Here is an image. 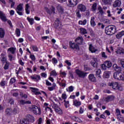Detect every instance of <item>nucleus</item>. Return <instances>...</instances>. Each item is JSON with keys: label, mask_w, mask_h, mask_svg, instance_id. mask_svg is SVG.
I'll return each instance as SVG.
<instances>
[{"label": "nucleus", "mask_w": 124, "mask_h": 124, "mask_svg": "<svg viewBox=\"0 0 124 124\" xmlns=\"http://www.w3.org/2000/svg\"><path fill=\"white\" fill-rule=\"evenodd\" d=\"M105 32L107 35H113L117 32V27L114 25H109L105 28Z\"/></svg>", "instance_id": "obj_1"}, {"label": "nucleus", "mask_w": 124, "mask_h": 124, "mask_svg": "<svg viewBox=\"0 0 124 124\" xmlns=\"http://www.w3.org/2000/svg\"><path fill=\"white\" fill-rule=\"evenodd\" d=\"M77 7V10H76V15L78 18H80L82 17L81 14H80V12H85L86 10H87V7H86V5L80 3L78 4Z\"/></svg>", "instance_id": "obj_2"}, {"label": "nucleus", "mask_w": 124, "mask_h": 124, "mask_svg": "<svg viewBox=\"0 0 124 124\" xmlns=\"http://www.w3.org/2000/svg\"><path fill=\"white\" fill-rule=\"evenodd\" d=\"M30 111H31L34 115L36 116H40L41 115V108L35 105H33L29 108Z\"/></svg>", "instance_id": "obj_3"}, {"label": "nucleus", "mask_w": 124, "mask_h": 124, "mask_svg": "<svg viewBox=\"0 0 124 124\" xmlns=\"http://www.w3.org/2000/svg\"><path fill=\"white\" fill-rule=\"evenodd\" d=\"M24 4L20 3L18 5L16 9V12L19 16H24Z\"/></svg>", "instance_id": "obj_4"}, {"label": "nucleus", "mask_w": 124, "mask_h": 124, "mask_svg": "<svg viewBox=\"0 0 124 124\" xmlns=\"http://www.w3.org/2000/svg\"><path fill=\"white\" fill-rule=\"evenodd\" d=\"M113 78L117 80L124 81V75L121 71L116 72L113 74Z\"/></svg>", "instance_id": "obj_5"}, {"label": "nucleus", "mask_w": 124, "mask_h": 124, "mask_svg": "<svg viewBox=\"0 0 124 124\" xmlns=\"http://www.w3.org/2000/svg\"><path fill=\"white\" fill-rule=\"evenodd\" d=\"M75 72L76 74L78 75V77H80V78H85L87 74H88V73H85L80 70L79 69H76Z\"/></svg>", "instance_id": "obj_6"}, {"label": "nucleus", "mask_w": 124, "mask_h": 124, "mask_svg": "<svg viewBox=\"0 0 124 124\" xmlns=\"http://www.w3.org/2000/svg\"><path fill=\"white\" fill-rule=\"evenodd\" d=\"M78 4V0H68V6L69 7H74Z\"/></svg>", "instance_id": "obj_7"}, {"label": "nucleus", "mask_w": 124, "mask_h": 124, "mask_svg": "<svg viewBox=\"0 0 124 124\" xmlns=\"http://www.w3.org/2000/svg\"><path fill=\"white\" fill-rule=\"evenodd\" d=\"M115 97L113 95H108L107 97H103L102 99V101H105V102H109V101H113Z\"/></svg>", "instance_id": "obj_8"}, {"label": "nucleus", "mask_w": 124, "mask_h": 124, "mask_svg": "<svg viewBox=\"0 0 124 124\" xmlns=\"http://www.w3.org/2000/svg\"><path fill=\"white\" fill-rule=\"evenodd\" d=\"M93 61H92L91 62V64L93 67L94 68H97V66L98 65V60H97V58H93Z\"/></svg>", "instance_id": "obj_9"}, {"label": "nucleus", "mask_w": 124, "mask_h": 124, "mask_svg": "<svg viewBox=\"0 0 124 124\" xmlns=\"http://www.w3.org/2000/svg\"><path fill=\"white\" fill-rule=\"evenodd\" d=\"M30 78L31 79V80H33V81H36V82H38V81L41 80V78L40 77V76L37 74H34L31 76Z\"/></svg>", "instance_id": "obj_10"}, {"label": "nucleus", "mask_w": 124, "mask_h": 124, "mask_svg": "<svg viewBox=\"0 0 124 124\" xmlns=\"http://www.w3.org/2000/svg\"><path fill=\"white\" fill-rule=\"evenodd\" d=\"M54 108L56 113L58 114V115H62V113H63L62 109V108H60V107H59L58 105H55L54 106Z\"/></svg>", "instance_id": "obj_11"}, {"label": "nucleus", "mask_w": 124, "mask_h": 124, "mask_svg": "<svg viewBox=\"0 0 124 124\" xmlns=\"http://www.w3.org/2000/svg\"><path fill=\"white\" fill-rule=\"evenodd\" d=\"M26 118H27L29 123H33L34 122H35V117L32 115L27 114L26 115Z\"/></svg>", "instance_id": "obj_12"}, {"label": "nucleus", "mask_w": 124, "mask_h": 124, "mask_svg": "<svg viewBox=\"0 0 124 124\" xmlns=\"http://www.w3.org/2000/svg\"><path fill=\"white\" fill-rule=\"evenodd\" d=\"M30 89L31 90V92H32V93H34L35 95L41 94V93L38 91H39V89H38V88L35 87H31Z\"/></svg>", "instance_id": "obj_13"}, {"label": "nucleus", "mask_w": 124, "mask_h": 124, "mask_svg": "<svg viewBox=\"0 0 124 124\" xmlns=\"http://www.w3.org/2000/svg\"><path fill=\"white\" fill-rule=\"evenodd\" d=\"M0 19L3 22H6L7 21L6 16L3 13V12L1 11H0Z\"/></svg>", "instance_id": "obj_14"}, {"label": "nucleus", "mask_w": 124, "mask_h": 124, "mask_svg": "<svg viewBox=\"0 0 124 124\" xmlns=\"http://www.w3.org/2000/svg\"><path fill=\"white\" fill-rule=\"evenodd\" d=\"M83 37L78 36L75 39V41L78 45H82V44H83Z\"/></svg>", "instance_id": "obj_15"}, {"label": "nucleus", "mask_w": 124, "mask_h": 124, "mask_svg": "<svg viewBox=\"0 0 124 124\" xmlns=\"http://www.w3.org/2000/svg\"><path fill=\"white\" fill-rule=\"evenodd\" d=\"M70 47L71 49H75L76 50H78L79 49V46L77 44H75V43H72L70 42Z\"/></svg>", "instance_id": "obj_16"}, {"label": "nucleus", "mask_w": 124, "mask_h": 124, "mask_svg": "<svg viewBox=\"0 0 124 124\" xmlns=\"http://www.w3.org/2000/svg\"><path fill=\"white\" fill-rule=\"evenodd\" d=\"M89 81L91 82H96V78L94 77V75L93 74H90L88 76Z\"/></svg>", "instance_id": "obj_17"}, {"label": "nucleus", "mask_w": 124, "mask_h": 124, "mask_svg": "<svg viewBox=\"0 0 124 124\" xmlns=\"http://www.w3.org/2000/svg\"><path fill=\"white\" fill-rule=\"evenodd\" d=\"M1 62H3V63L8 62L7 61V57H6V56H5V54L2 53L1 54Z\"/></svg>", "instance_id": "obj_18"}, {"label": "nucleus", "mask_w": 124, "mask_h": 124, "mask_svg": "<svg viewBox=\"0 0 124 124\" xmlns=\"http://www.w3.org/2000/svg\"><path fill=\"white\" fill-rule=\"evenodd\" d=\"M73 105L74 106H76V107H79V106H81V105L82 104V103H81V101H78L77 100H74L73 101Z\"/></svg>", "instance_id": "obj_19"}, {"label": "nucleus", "mask_w": 124, "mask_h": 124, "mask_svg": "<svg viewBox=\"0 0 124 124\" xmlns=\"http://www.w3.org/2000/svg\"><path fill=\"white\" fill-rule=\"evenodd\" d=\"M89 51L91 52V53H95L96 51H97V49H95L94 47H93V44H90L89 45Z\"/></svg>", "instance_id": "obj_20"}, {"label": "nucleus", "mask_w": 124, "mask_h": 124, "mask_svg": "<svg viewBox=\"0 0 124 124\" xmlns=\"http://www.w3.org/2000/svg\"><path fill=\"white\" fill-rule=\"evenodd\" d=\"M94 20H95L94 17L93 16L91 18L90 25L91 27H93V28L96 26V23H95V21H94Z\"/></svg>", "instance_id": "obj_21"}, {"label": "nucleus", "mask_w": 124, "mask_h": 124, "mask_svg": "<svg viewBox=\"0 0 124 124\" xmlns=\"http://www.w3.org/2000/svg\"><path fill=\"white\" fill-rule=\"evenodd\" d=\"M5 35V31L2 28H0V38H3Z\"/></svg>", "instance_id": "obj_22"}, {"label": "nucleus", "mask_w": 124, "mask_h": 124, "mask_svg": "<svg viewBox=\"0 0 124 124\" xmlns=\"http://www.w3.org/2000/svg\"><path fill=\"white\" fill-rule=\"evenodd\" d=\"M112 67L116 72L122 71V68H121V67H119L117 64H114Z\"/></svg>", "instance_id": "obj_23"}, {"label": "nucleus", "mask_w": 124, "mask_h": 124, "mask_svg": "<svg viewBox=\"0 0 124 124\" xmlns=\"http://www.w3.org/2000/svg\"><path fill=\"white\" fill-rule=\"evenodd\" d=\"M121 4H122V2L120 0H116L113 4V6L114 7H119L121 6Z\"/></svg>", "instance_id": "obj_24"}, {"label": "nucleus", "mask_w": 124, "mask_h": 124, "mask_svg": "<svg viewBox=\"0 0 124 124\" xmlns=\"http://www.w3.org/2000/svg\"><path fill=\"white\" fill-rule=\"evenodd\" d=\"M56 87H57V85L56 83H53L52 84V86L51 87H47V89L49 92H52L55 90H56Z\"/></svg>", "instance_id": "obj_25"}, {"label": "nucleus", "mask_w": 124, "mask_h": 124, "mask_svg": "<svg viewBox=\"0 0 124 124\" xmlns=\"http://www.w3.org/2000/svg\"><path fill=\"white\" fill-rule=\"evenodd\" d=\"M104 63L106 64V66L108 68H110V67H111L112 65H113L112 62L109 61H107L105 62Z\"/></svg>", "instance_id": "obj_26"}, {"label": "nucleus", "mask_w": 124, "mask_h": 124, "mask_svg": "<svg viewBox=\"0 0 124 124\" xmlns=\"http://www.w3.org/2000/svg\"><path fill=\"white\" fill-rule=\"evenodd\" d=\"M5 113L8 116H11L12 114V108H7L5 110Z\"/></svg>", "instance_id": "obj_27"}, {"label": "nucleus", "mask_w": 124, "mask_h": 124, "mask_svg": "<svg viewBox=\"0 0 124 124\" xmlns=\"http://www.w3.org/2000/svg\"><path fill=\"white\" fill-rule=\"evenodd\" d=\"M61 21L59 18H57L54 22V28L55 29H58L59 28V25H60Z\"/></svg>", "instance_id": "obj_28"}, {"label": "nucleus", "mask_w": 124, "mask_h": 124, "mask_svg": "<svg viewBox=\"0 0 124 124\" xmlns=\"http://www.w3.org/2000/svg\"><path fill=\"white\" fill-rule=\"evenodd\" d=\"M124 31H122L117 34V35H116V38H117L118 39H120V38H121L122 36H124Z\"/></svg>", "instance_id": "obj_29"}, {"label": "nucleus", "mask_w": 124, "mask_h": 124, "mask_svg": "<svg viewBox=\"0 0 124 124\" xmlns=\"http://www.w3.org/2000/svg\"><path fill=\"white\" fill-rule=\"evenodd\" d=\"M15 33L16 37H20V36H21V30H20V29L16 28Z\"/></svg>", "instance_id": "obj_30"}, {"label": "nucleus", "mask_w": 124, "mask_h": 124, "mask_svg": "<svg viewBox=\"0 0 124 124\" xmlns=\"http://www.w3.org/2000/svg\"><path fill=\"white\" fill-rule=\"evenodd\" d=\"M27 20L30 23L31 26H32L34 24V19L33 18H30L27 17Z\"/></svg>", "instance_id": "obj_31"}, {"label": "nucleus", "mask_w": 124, "mask_h": 124, "mask_svg": "<svg viewBox=\"0 0 124 124\" xmlns=\"http://www.w3.org/2000/svg\"><path fill=\"white\" fill-rule=\"evenodd\" d=\"M16 51V47H12L8 49V51L11 52V53H12L13 55H14V54H15Z\"/></svg>", "instance_id": "obj_32"}, {"label": "nucleus", "mask_w": 124, "mask_h": 124, "mask_svg": "<svg viewBox=\"0 0 124 124\" xmlns=\"http://www.w3.org/2000/svg\"><path fill=\"white\" fill-rule=\"evenodd\" d=\"M80 33L81 34H87L88 33V31H87V30L85 28H81L80 29Z\"/></svg>", "instance_id": "obj_33"}, {"label": "nucleus", "mask_w": 124, "mask_h": 124, "mask_svg": "<svg viewBox=\"0 0 124 124\" xmlns=\"http://www.w3.org/2000/svg\"><path fill=\"white\" fill-rule=\"evenodd\" d=\"M29 8H30V5H29V4H27L25 7V12L28 15H29L31 12V11L29 10Z\"/></svg>", "instance_id": "obj_34"}, {"label": "nucleus", "mask_w": 124, "mask_h": 124, "mask_svg": "<svg viewBox=\"0 0 124 124\" xmlns=\"http://www.w3.org/2000/svg\"><path fill=\"white\" fill-rule=\"evenodd\" d=\"M64 102V106H65V108H67L69 107V101H66V100H63Z\"/></svg>", "instance_id": "obj_35"}, {"label": "nucleus", "mask_w": 124, "mask_h": 124, "mask_svg": "<svg viewBox=\"0 0 124 124\" xmlns=\"http://www.w3.org/2000/svg\"><path fill=\"white\" fill-rule=\"evenodd\" d=\"M112 89H113V90H118V89H119V83H118V82L113 83V86H112Z\"/></svg>", "instance_id": "obj_36"}, {"label": "nucleus", "mask_w": 124, "mask_h": 124, "mask_svg": "<svg viewBox=\"0 0 124 124\" xmlns=\"http://www.w3.org/2000/svg\"><path fill=\"white\" fill-rule=\"evenodd\" d=\"M87 24V19H84L83 21L79 20L78 21V25H81V26H85Z\"/></svg>", "instance_id": "obj_37"}, {"label": "nucleus", "mask_w": 124, "mask_h": 124, "mask_svg": "<svg viewBox=\"0 0 124 124\" xmlns=\"http://www.w3.org/2000/svg\"><path fill=\"white\" fill-rule=\"evenodd\" d=\"M32 49L34 52H38V47L36 46L32 45L31 47H30V49Z\"/></svg>", "instance_id": "obj_38"}, {"label": "nucleus", "mask_w": 124, "mask_h": 124, "mask_svg": "<svg viewBox=\"0 0 124 124\" xmlns=\"http://www.w3.org/2000/svg\"><path fill=\"white\" fill-rule=\"evenodd\" d=\"M118 121H119L121 123H124V117H123L122 115L117 116Z\"/></svg>", "instance_id": "obj_39"}, {"label": "nucleus", "mask_w": 124, "mask_h": 124, "mask_svg": "<svg viewBox=\"0 0 124 124\" xmlns=\"http://www.w3.org/2000/svg\"><path fill=\"white\" fill-rule=\"evenodd\" d=\"M66 91L69 93H72L74 91V87L70 86L68 87V89H66Z\"/></svg>", "instance_id": "obj_40"}, {"label": "nucleus", "mask_w": 124, "mask_h": 124, "mask_svg": "<svg viewBox=\"0 0 124 124\" xmlns=\"http://www.w3.org/2000/svg\"><path fill=\"white\" fill-rule=\"evenodd\" d=\"M5 64L3 67V68L4 69V70H7V69H8V68H9V62H5Z\"/></svg>", "instance_id": "obj_41"}, {"label": "nucleus", "mask_w": 124, "mask_h": 124, "mask_svg": "<svg viewBox=\"0 0 124 124\" xmlns=\"http://www.w3.org/2000/svg\"><path fill=\"white\" fill-rule=\"evenodd\" d=\"M21 124H30V122L28 121L27 118H24L22 120Z\"/></svg>", "instance_id": "obj_42"}, {"label": "nucleus", "mask_w": 124, "mask_h": 124, "mask_svg": "<svg viewBox=\"0 0 124 124\" xmlns=\"http://www.w3.org/2000/svg\"><path fill=\"white\" fill-rule=\"evenodd\" d=\"M30 58L32 61V62H35L36 60V58H35V56L34 54H30Z\"/></svg>", "instance_id": "obj_43"}, {"label": "nucleus", "mask_w": 124, "mask_h": 124, "mask_svg": "<svg viewBox=\"0 0 124 124\" xmlns=\"http://www.w3.org/2000/svg\"><path fill=\"white\" fill-rule=\"evenodd\" d=\"M8 103H9L10 105H14V99L12 98L9 99Z\"/></svg>", "instance_id": "obj_44"}, {"label": "nucleus", "mask_w": 124, "mask_h": 124, "mask_svg": "<svg viewBox=\"0 0 124 124\" xmlns=\"http://www.w3.org/2000/svg\"><path fill=\"white\" fill-rule=\"evenodd\" d=\"M117 53L119 54L120 55H121V54H124V49L123 48H121L120 49H118L117 51Z\"/></svg>", "instance_id": "obj_45"}, {"label": "nucleus", "mask_w": 124, "mask_h": 124, "mask_svg": "<svg viewBox=\"0 0 124 124\" xmlns=\"http://www.w3.org/2000/svg\"><path fill=\"white\" fill-rule=\"evenodd\" d=\"M16 79H15V78H12L10 79L9 83L10 85H12L13 84H14V83H16Z\"/></svg>", "instance_id": "obj_46"}, {"label": "nucleus", "mask_w": 124, "mask_h": 124, "mask_svg": "<svg viewBox=\"0 0 124 124\" xmlns=\"http://www.w3.org/2000/svg\"><path fill=\"white\" fill-rule=\"evenodd\" d=\"M58 75V74H57V72L55 70H52L50 73V76H54L56 77Z\"/></svg>", "instance_id": "obj_47"}, {"label": "nucleus", "mask_w": 124, "mask_h": 124, "mask_svg": "<svg viewBox=\"0 0 124 124\" xmlns=\"http://www.w3.org/2000/svg\"><path fill=\"white\" fill-rule=\"evenodd\" d=\"M97 6V4L96 3H94L92 6V10L93 11H95L96 10V7Z\"/></svg>", "instance_id": "obj_48"}, {"label": "nucleus", "mask_w": 124, "mask_h": 124, "mask_svg": "<svg viewBox=\"0 0 124 124\" xmlns=\"http://www.w3.org/2000/svg\"><path fill=\"white\" fill-rule=\"evenodd\" d=\"M116 115L117 117H119V116H120L121 114V110H120V109L117 108L116 109Z\"/></svg>", "instance_id": "obj_49"}, {"label": "nucleus", "mask_w": 124, "mask_h": 124, "mask_svg": "<svg viewBox=\"0 0 124 124\" xmlns=\"http://www.w3.org/2000/svg\"><path fill=\"white\" fill-rule=\"evenodd\" d=\"M52 62L53 64H57L58 60L56 58H53L52 59Z\"/></svg>", "instance_id": "obj_50"}, {"label": "nucleus", "mask_w": 124, "mask_h": 124, "mask_svg": "<svg viewBox=\"0 0 124 124\" xmlns=\"http://www.w3.org/2000/svg\"><path fill=\"white\" fill-rule=\"evenodd\" d=\"M101 67L103 70H106L107 69V67L105 64V63L104 62L103 64L101 65Z\"/></svg>", "instance_id": "obj_51"}, {"label": "nucleus", "mask_w": 124, "mask_h": 124, "mask_svg": "<svg viewBox=\"0 0 124 124\" xmlns=\"http://www.w3.org/2000/svg\"><path fill=\"white\" fill-rule=\"evenodd\" d=\"M58 10L60 13H63V8H62V7H58Z\"/></svg>", "instance_id": "obj_52"}, {"label": "nucleus", "mask_w": 124, "mask_h": 124, "mask_svg": "<svg viewBox=\"0 0 124 124\" xmlns=\"http://www.w3.org/2000/svg\"><path fill=\"white\" fill-rule=\"evenodd\" d=\"M6 81L5 80H2L0 82V87H4L5 86Z\"/></svg>", "instance_id": "obj_53"}, {"label": "nucleus", "mask_w": 124, "mask_h": 124, "mask_svg": "<svg viewBox=\"0 0 124 124\" xmlns=\"http://www.w3.org/2000/svg\"><path fill=\"white\" fill-rule=\"evenodd\" d=\"M109 74L107 72H104L103 74L104 78H109Z\"/></svg>", "instance_id": "obj_54"}, {"label": "nucleus", "mask_w": 124, "mask_h": 124, "mask_svg": "<svg viewBox=\"0 0 124 124\" xmlns=\"http://www.w3.org/2000/svg\"><path fill=\"white\" fill-rule=\"evenodd\" d=\"M100 73H101V70H100V69H98L96 71V76H98V77H100Z\"/></svg>", "instance_id": "obj_55"}, {"label": "nucleus", "mask_w": 124, "mask_h": 124, "mask_svg": "<svg viewBox=\"0 0 124 124\" xmlns=\"http://www.w3.org/2000/svg\"><path fill=\"white\" fill-rule=\"evenodd\" d=\"M8 57L9 58L10 62H12V60H14V57H13V55L11 54L8 55Z\"/></svg>", "instance_id": "obj_56"}, {"label": "nucleus", "mask_w": 124, "mask_h": 124, "mask_svg": "<svg viewBox=\"0 0 124 124\" xmlns=\"http://www.w3.org/2000/svg\"><path fill=\"white\" fill-rule=\"evenodd\" d=\"M62 98L64 99V100H66V98H67V95L65 93H62Z\"/></svg>", "instance_id": "obj_57"}, {"label": "nucleus", "mask_w": 124, "mask_h": 124, "mask_svg": "<svg viewBox=\"0 0 124 124\" xmlns=\"http://www.w3.org/2000/svg\"><path fill=\"white\" fill-rule=\"evenodd\" d=\"M43 124V120H42V117H40L38 120V124Z\"/></svg>", "instance_id": "obj_58"}, {"label": "nucleus", "mask_w": 124, "mask_h": 124, "mask_svg": "<svg viewBox=\"0 0 124 124\" xmlns=\"http://www.w3.org/2000/svg\"><path fill=\"white\" fill-rule=\"evenodd\" d=\"M50 10L51 12L53 13V14H55V13H56L55 11L56 10V8H55V7H54V6H51V8L50 9Z\"/></svg>", "instance_id": "obj_59"}, {"label": "nucleus", "mask_w": 124, "mask_h": 124, "mask_svg": "<svg viewBox=\"0 0 124 124\" xmlns=\"http://www.w3.org/2000/svg\"><path fill=\"white\" fill-rule=\"evenodd\" d=\"M98 10H99V12L102 15H103V14H104V12L103 11V10H102V8H101V7H99L98 8Z\"/></svg>", "instance_id": "obj_60"}, {"label": "nucleus", "mask_w": 124, "mask_h": 124, "mask_svg": "<svg viewBox=\"0 0 124 124\" xmlns=\"http://www.w3.org/2000/svg\"><path fill=\"white\" fill-rule=\"evenodd\" d=\"M18 63L20 65H22V66H24L25 65V62L22 61V60H19L18 61Z\"/></svg>", "instance_id": "obj_61"}, {"label": "nucleus", "mask_w": 124, "mask_h": 124, "mask_svg": "<svg viewBox=\"0 0 124 124\" xmlns=\"http://www.w3.org/2000/svg\"><path fill=\"white\" fill-rule=\"evenodd\" d=\"M79 113V114H83V113H84V108H82V107H80Z\"/></svg>", "instance_id": "obj_62"}, {"label": "nucleus", "mask_w": 124, "mask_h": 124, "mask_svg": "<svg viewBox=\"0 0 124 124\" xmlns=\"http://www.w3.org/2000/svg\"><path fill=\"white\" fill-rule=\"evenodd\" d=\"M46 86H52V83L48 81V80H46Z\"/></svg>", "instance_id": "obj_63"}, {"label": "nucleus", "mask_w": 124, "mask_h": 124, "mask_svg": "<svg viewBox=\"0 0 124 124\" xmlns=\"http://www.w3.org/2000/svg\"><path fill=\"white\" fill-rule=\"evenodd\" d=\"M120 63H121V65H122V67L124 68V59H122L120 61Z\"/></svg>", "instance_id": "obj_64"}]
</instances>
